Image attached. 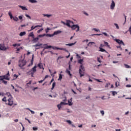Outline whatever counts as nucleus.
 <instances>
[{
	"instance_id": "1",
	"label": "nucleus",
	"mask_w": 131,
	"mask_h": 131,
	"mask_svg": "<svg viewBox=\"0 0 131 131\" xmlns=\"http://www.w3.org/2000/svg\"><path fill=\"white\" fill-rule=\"evenodd\" d=\"M66 25L68 26V27H71L72 30H75L76 28L77 30H76V32L79 31V26L78 25H74L73 21H71L70 20H67Z\"/></svg>"
},
{
	"instance_id": "17",
	"label": "nucleus",
	"mask_w": 131,
	"mask_h": 131,
	"mask_svg": "<svg viewBox=\"0 0 131 131\" xmlns=\"http://www.w3.org/2000/svg\"><path fill=\"white\" fill-rule=\"evenodd\" d=\"M99 51L100 52H102L105 53H106V54H108V52H107L105 49H103L102 47H99Z\"/></svg>"
},
{
	"instance_id": "45",
	"label": "nucleus",
	"mask_w": 131,
	"mask_h": 131,
	"mask_svg": "<svg viewBox=\"0 0 131 131\" xmlns=\"http://www.w3.org/2000/svg\"><path fill=\"white\" fill-rule=\"evenodd\" d=\"M63 58H64V57H63V56H59V57H58L57 59V61L58 62V61H59V60H60L61 59H63Z\"/></svg>"
},
{
	"instance_id": "60",
	"label": "nucleus",
	"mask_w": 131,
	"mask_h": 131,
	"mask_svg": "<svg viewBox=\"0 0 131 131\" xmlns=\"http://www.w3.org/2000/svg\"><path fill=\"white\" fill-rule=\"evenodd\" d=\"M97 61L101 63V59L100 58V57H98L97 58Z\"/></svg>"
},
{
	"instance_id": "43",
	"label": "nucleus",
	"mask_w": 131,
	"mask_h": 131,
	"mask_svg": "<svg viewBox=\"0 0 131 131\" xmlns=\"http://www.w3.org/2000/svg\"><path fill=\"white\" fill-rule=\"evenodd\" d=\"M93 43H95V42H90L88 44V46L90 47V46H92Z\"/></svg>"
},
{
	"instance_id": "21",
	"label": "nucleus",
	"mask_w": 131,
	"mask_h": 131,
	"mask_svg": "<svg viewBox=\"0 0 131 131\" xmlns=\"http://www.w3.org/2000/svg\"><path fill=\"white\" fill-rule=\"evenodd\" d=\"M42 35L43 37V36H47V37H52L51 34H43Z\"/></svg>"
},
{
	"instance_id": "13",
	"label": "nucleus",
	"mask_w": 131,
	"mask_h": 131,
	"mask_svg": "<svg viewBox=\"0 0 131 131\" xmlns=\"http://www.w3.org/2000/svg\"><path fill=\"white\" fill-rule=\"evenodd\" d=\"M66 105H69V106H72L73 105V103H72V98L68 100V103H67Z\"/></svg>"
},
{
	"instance_id": "62",
	"label": "nucleus",
	"mask_w": 131,
	"mask_h": 131,
	"mask_svg": "<svg viewBox=\"0 0 131 131\" xmlns=\"http://www.w3.org/2000/svg\"><path fill=\"white\" fill-rule=\"evenodd\" d=\"M100 113H101L102 116H103L104 114H105V113L104 112V111H101Z\"/></svg>"
},
{
	"instance_id": "30",
	"label": "nucleus",
	"mask_w": 131,
	"mask_h": 131,
	"mask_svg": "<svg viewBox=\"0 0 131 131\" xmlns=\"http://www.w3.org/2000/svg\"><path fill=\"white\" fill-rule=\"evenodd\" d=\"M62 78H63V75L60 74L59 75V78L58 79V80H61Z\"/></svg>"
},
{
	"instance_id": "23",
	"label": "nucleus",
	"mask_w": 131,
	"mask_h": 131,
	"mask_svg": "<svg viewBox=\"0 0 131 131\" xmlns=\"http://www.w3.org/2000/svg\"><path fill=\"white\" fill-rule=\"evenodd\" d=\"M29 37L34 38V34H33V32L29 33Z\"/></svg>"
},
{
	"instance_id": "15",
	"label": "nucleus",
	"mask_w": 131,
	"mask_h": 131,
	"mask_svg": "<svg viewBox=\"0 0 131 131\" xmlns=\"http://www.w3.org/2000/svg\"><path fill=\"white\" fill-rule=\"evenodd\" d=\"M7 50H8V48L2 45L0 46V51H7Z\"/></svg>"
},
{
	"instance_id": "46",
	"label": "nucleus",
	"mask_w": 131,
	"mask_h": 131,
	"mask_svg": "<svg viewBox=\"0 0 131 131\" xmlns=\"http://www.w3.org/2000/svg\"><path fill=\"white\" fill-rule=\"evenodd\" d=\"M33 130L36 131L37 129H38V128L37 127H33Z\"/></svg>"
},
{
	"instance_id": "40",
	"label": "nucleus",
	"mask_w": 131,
	"mask_h": 131,
	"mask_svg": "<svg viewBox=\"0 0 131 131\" xmlns=\"http://www.w3.org/2000/svg\"><path fill=\"white\" fill-rule=\"evenodd\" d=\"M51 30V28H47V29L45 30L46 33H48L49 32V31Z\"/></svg>"
},
{
	"instance_id": "18",
	"label": "nucleus",
	"mask_w": 131,
	"mask_h": 131,
	"mask_svg": "<svg viewBox=\"0 0 131 131\" xmlns=\"http://www.w3.org/2000/svg\"><path fill=\"white\" fill-rule=\"evenodd\" d=\"M37 66H34V67L32 68V69L31 70V71L32 72H36V68H37Z\"/></svg>"
},
{
	"instance_id": "42",
	"label": "nucleus",
	"mask_w": 131,
	"mask_h": 131,
	"mask_svg": "<svg viewBox=\"0 0 131 131\" xmlns=\"http://www.w3.org/2000/svg\"><path fill=\"white\" fill-rule=\"evenodd\" d=\"M113 96H115V95H117V92L116 91H113L112 92Z\"/></svg>"
},
{
	"instance_id": "12",
	"label": "nucleus",
	"mask_w": 131,
	"mask_h": 131,
	"mask_svg": "<svg viewBox=\"0 0 131 131\" xmlns=\"http://www.w3.org/2000/svg\"><path fill=\"white\" fill-rule=\"evenodd\" d=\"M43 46H46V47H41V48L42 49L43 48V49L42 50V52L43 53L45 52V50H49L50 48H48V47H50V46L48 45V44H44Z\"/></svg>"
},
{
	"instance_id": "57",
	"label": "nucleus",
	"mask_w": 131,
	"mask_h": 131,
	"mask_svg": "<svg viewBox=\"0 0 131 131\" xmlns=\"http://www.w3.org/2000/svg\"><path fill=\"white\" fill-rule=\"evenodd\" d=\"M76 57H77V59H81V57H80V56H79V55H78V54L76 55Z\"/></svg>"
},
{
	"instance_id": "49",
	"label": "nucleus",
	"mask_w": 131,
	"mask_h": 131,
	"mask_svg": "<svg viewBox=\"0 0 131 131\" xmlns=\"http://www.w3.org/2000/svg\"><path fill=\"white\" fill-rule=\"evenodd\" d=\"M67 53L68 54V55L66 56V58H69V57H70V53H69V52H68V51H66Z\"/></svg>"
},
{
	"instance_id": "10",
	"label": "nucleus",
	"mask_w": 131,
	"mask_h": 131,
	"mask_svg": "<svg viewBox=\"0 0 131 131\" xmlns=\"http://www.w3.org/2000/svg\"><path fill=\"white\" fill-rule=\"evenodd\" d=\"M33 61H34V54H32L31 64H28V67H30L31 65H33Z\"/></svg>"
},
{
	"instance_id": "36",
	"label": "nucleus",
	"mask_w": 131,
	"mask_h": 131,
	"mask_svg": "<svg viewBox=\"0 0 131 131\" xmlns=\"http://www.w3.org/2000/svg\"><path fill=\"white\" fill-rule=\"evenodd\" d=\"M26 17L28 18V19H30V20H31V16H30L29 15L26 14H25Z\"/></svg>"
},
{
	"instance_id": "20",
	"label": "nucleus",
	"mask_w": 131,
	"mask_h": 131,
	"mask_svg": "<svg viewBox=\"0 0 131 131\" xmlns=\"http://www.w3.org/2000/svg\"><path fill=\"white\" fill-rule=\"evenodd\" d=\"M66 121H67V122H68V123H69V124H71V125H72V127H75V125H74V124H72V122H71V121L67 120Z\"/></svg>"
},
{
	"instance_id": "7",
	"label": "nucleus",
	"mask_w": 131,
	"mask_h": 131,
	"mask_svg": "<svg viewBox=\"0 0 131 131\" xmlns=\"http://www.w3.org/2000/svg\"><path fill=\"white\" fill-rule=\"evenodd\" d=\"M18 62H21L22 63V65H21V67H24V66H25V65H26V60L24 61V59H20Z\"/></svg>"
},
{
	"instance_id": "24",
	"label": "nucleus",
	"mask_w": 131,
	"mask_h": 131,
	"mask_svg": "<svg viewBox=\"0 0 131 131\" xmlns=\"http://www.w3.org/2000/svg\"><path fill=\"white\" fill-rule=\"evenodd\" d=\"M8 15L10 19H13L14 18V16H13V15L12 14V13L10 11L8 12Z\"/></svg>"
},
{
	"instance_id": "39",
	"label": "nucleus",
	"mask_w": 131,
	"mask_h": 131,
	"mask_svg": "<svg viewBox=\"0 0 131 131\" xmlns=\"http://www.w3.org/2000/svg\"><path fill=\"white\" fill-rule=\"evenodd\" d=\"M43 30V28H42L37 31V33H40L41 31Z\"/></svg>"
},
{
	"instance_id": "48",
	"label": "nucleus",
	"mask_w": 131,
	"mask_h": 131,
	"mask_svg": "<svg viewBox=\"0 0 131 131\" xmlns=\"http://www.w3.org/2000/svg\"><path fill=\"white\" fill-rule=\"evenodd\" d=\"M14 77H15V79H13V80H15V79H17V78H18V75H17L16 74H14L13 75Z\"/></svg>"
},
{
	"instance_id": "8",
	"label": "nucleus",
	"mask_w": 131,
	"mask_h": 131,
	"mask_svg": "<svg viewBox=\"0 0 131 131\" xmlns=\"http://www.w3.org/2000/svg\"><path fill=\"white\" fill-rule=\"evenodd\" d=\"M114 8H115V2L112 0L111 4V10H114Z\"/></svg>"
},
{
	"instance_id": "2",
	"label": "nucleus",
	"mask_w": 131,
	"mask_h": 131,
	"mask_svg": "<svg viewBox=\"0 0 131 131\" xmlns=\"http://www.w3.org/2000/svg\"><path fill=\"white\" fill-rule=\"evenodd\" d=\"M47 48L53 49V50H54V51H59V50L60 51H66V48H59L56 46H52L51 45L48 46Z\"/></svg>"
},
{
	"instance_id": "19",
	"label": "nucleus",
	"mask_w": 131,
	"mask_h": 131,
	"mask_svg": "<svg viewBox=\"0 0 131 131\" xmlns=\"http://www.w3.org/2000/svg\"><path fill=\"white\" fill-rule=\"evenodd\" d=\"M38 67H39L40 69H45V68H43V67L42 66V63L40 62L38 64Z\"/></svg>"
},
{
	"instance_id": "22",
	"label": "nucleus",
	"mask_w": 131,
	"mask_h": 131,
	"mask_svg": "<svg viewBox=\"0 0 131 131\" xmlns=\"http://www.w3.org/2000/svg\"><path fill=\"white\" fill-rule=\"evenodd\" d=\"M26 35V32L24 31V32H21L19 33V36H24V35Z\"/></svg>"
},
{
	"instance_id": "5",
	"label": "nucleus",
	"mask_w": 131,
	"mask_h": 131,
	"mask_svg": "<svg viewBox=\"0 0 131 131\" xmlns=\"http://www.w3.org/2000/svg\"><path fill=\"white\" fill-rule=\"evenodd\" d=\"M66 105V102H61L60 104L57 105V107L58 108V110H61V108H62V106Z\"/></svg>"
},
{
	"instance_id": "50",
	"label": "nucleus",
	"mask_w": 131,
	"mask_h": 131,
	"mask_svg": "<svg viewBox=\"0 0 131 131\" xmlns=\"http://www.w3.org/2000/svg\"><path fill=\"white\" fill-rule=\"evenodd\" d=\"M34 27H35V28H37V27H42V25H37V26H35Z\"/></svg>"
},
{
	"instance_id": "3",
	"label": "nucleus",
	"mask_w": 131,
	"mask_h": 131,
	"mask_svg": "<svg viewBox=\"0 0 131 131\" xmlns=\"http://www.w3.org/2000/svg\"><path fill=\"white\" fill-rule=\"evenodd\" d=\"M42 46V43H38L35 45H33V48H35V50H39L40 47Z\"/></svg>"
},
{
	"instance_id": "59",
	"label": "nucleus",
	"mask_w": 131,
	"mask_h": 131,
	"mask_svg": "<svg viewBox=\"0 0 131 131\" xmlns=\"http://www.w3.org/2000/svg\"><path fill=\"white\" fill-rule=\"evenodd\" d=\"M31 70L29 71V72H27V74L28 75H31Z\"/></svg>"
},
{
	"instance_id": "64",
	"label": "nucleus",
	"mask_w": 131,
	"mask_h": 131,
	"mask_svg": "<svg viewBox=\"0 0 131 131\" xmlns=\"http://www.w3.org/2000/svg\"><path fill=\"white\" fill-rule=\"evenodd\" d=\"M37 37H38V38H39V37H43L42 34L38 35Z\"/></svg>"
},
{
	"instance_id": "32",
	"label": "nucleus",
	"mask_w": 131,
	"mask_h": 131,
	"mask_svg": "<svg viewBox=\"0 0 131 131\" xmlns=\"http://www.w3.org/2000/svg\"><path fill=\"white\" fill-rule=\"evenodd\" d=\"M13 47H20L21 46V45L20 43H15V44H13Z\"/></svg>"
},
{
	"instance_id": "37",
	"label": "nucleus",
	"mask_w": 131,
	"mask_h": 131,
	"mask_svg": "<svg viewBox=\"0 0 131 131\" xmlns=\"http://www.w3.org/2000/svg\"><path fill=\"white\" fill-rule=\"evenodd\" d=\"M6 95H7L8 97H12V95L11 94V93L10 92H7Z\"/></svg>"
},
{
	"instance_id": "58",
	"label": "nucleus",
	"mask_w": 131,
	"mask_h": 131,
	"mask_svg": "<svg viewBox=\"0 0 131 131\" xmlns=\"http://www.w3.org/2000/svg\"><path fill=\"white\" fill-rule=\"evenodd\" d=\"M43 81H45V79L39 81L38 82H39V83H42V82H43Z\"/></svg>"
},
{
	"instance_id": "41",
	"label": "nucleus",
	"mask_w": 131,
	"mask_h": 131,
	"mask_svg": "<svg viewBox=\"0 0 131 131\" xmlns=\"http://www.w3.org/2000/svg\"><path fill=\"white\" fill-rule=\"evenodd\" d=\"M8 105L9 106H12L13 105V101L12 100L11 101H10V102H9L8 103Z\"/></svg>"
},
{
	"instance_id": "54",
	"label": "nucleus",
	"mask_w": 131,
	"mask_h": 131,
	"mask_svg": "<svg viewBox=\"0 0 131 131\" xmlns=\"http://www.w3.org/2000/svg\"><path fill=\"white\" fill-rule=\"evenodd\" d=\"M102 34H104V35H105V36H109V35L107 34V33H106V32H103Z\"/></svg>"
},
{
	"instance_id": "14",
	"label": "nucleus",
	"mask_w": 131,
	"mask_h": 131,
	"mask_svg": "<svg viewBox=\"0 0 131 131\" xmlns=\"http://www.w3.org/2000/svg\"><path fill=\"white\" fill-rule=\"evenodd\" d=\"M80 77H82V76H84V71L81 70V69H79V72Z\"/></svg>"
},
{
	"instance_id": "47",
	"label": "nucleus",
	"mask_w": 131,
	"mask_h": 131,
	"mask_svg": "<svg viewBox=\"0 0 131 131\" xmlns=\"http://www.w3.org/2000/svg\"><path fill=\"white\" fill-rule=\"evenodd\" d=\"M12 99H13V97H10V98L8 99V101L9 103H11V102H12Z\"/></svg>"
},
{
	"instance_id": "11",
	"label": "nucleus",
	"mask_w": 131,
	"mask_h": 131,
	"mask_svg": "<svg viewBox=\"0 0 131 131\" xmlns=\"http://www.w3.org/2000/svg\"><path fill=\"white\" fill-rule=\"evenodd\" d=\"M39 40V38H38V37L35 38V37H34V38H33V40H32L33 43H36V42H37V41H38V40Z\"/></svg>"
},
{
	"instance_id": "35",
	"label": "nucleus",
	"mask_w": 131,
	"mask_h": 131,
	"mask_svg": "<svg viewBox=\"0 0 131 131\" xmlns=\"http://www.w3.org/2000/svg\"><path fill=\"white\" fill-rule=\"evenodd\" d=\"M80 69L82 70V71H84V67L82 64H81Z\"/></svg>"
},
{
	"instance_id": "6",
	"label": "nucleus",
	"mask_w": 131,
	"mask_h": 131,
	"mask_svg": "<svg viewBox=\"0 0 131 131\" xmlns=\"http://www.w3.org/2000/svg\"><path fill=\"white\" fill-rule=\"evenodd\" d=\"M0 79H5V80H10V78H9V77H7L6 75L0 76Z\"/></svg>"
},
{
	"instance_id": "44",
	"label": "nucleus",
	"mask_w": 131,
	"mask_h": 131,
	"mask_svg": "<svg viewBox=\"0 0 131 131\" xmlns=\"http://www.w3.org/2000/svg\"><path fill=\"white\" fill-rule=\"evenodd\" d=\"M115 85H116V88H117L118 86H119V82H118V81L116 82Z\"/></svg>"
},
{
	"instance_id": "31",
	"label": "nucleus",
	"mask_w": 131,
	"mask_h": 131,
	"mask_svg": "<svg viewBox=\"0 0 131 131\" xmlns=\"http://www.w3.org/2000/svg\"><path fill=\"white\" fill-rule=\"evenodd\" d=\"M66 72L71 77L72 76V74L70 73V71H69L68 70H67Z\"/></svg>"
},
{
	"instance_id": "28",
	"label": "nucleus",
	"mask_w": 131,
	"mask_h": 131,
	"mask_svg": "<svg viewBox=\"0 0 131 131\" xmlns=\"http://www.w3.org/2000/svg\"><path fill=\"white\" fill-rule=\"evenodd\" d=\"M75 43H76V41L74 43H71L67 44L66 46H69V47H72V46H74V45H75Z\"/></svg>"
},
{
	"instance_id": "4",
	"label": "nucleus",
	"mask_w": 131,
	"mask_h": 131,
	"mask_svg": "<svg viewBox=\"0 0 131 131\" xmlns=\"http://www.w3.org/2000/svg\"><path fill=\"white\" fill-rule=\"evenodd\" d=\"M60 33H62V31L61 30L55 31L52 34H51V37L55 36V35H58V34H60Z\"/></svg>"
},
{
	"instance_id": "51",
	"label": "nucleus",
	"mask_w": 131,
	"mask_h": 131,
	"mask_svg": "<svg viewBox=\"0 0 131 131\" xmlns=\"http://www.w3.org/2000/svg\"><path fill=\"white\" fill-rule=\"evenodd\" d=\"M124 66L125 68H130V67H129V66H128V64H124Z\"/></svg>"
},
{
	"instance_id": "26",
	"label": "nucleus",
	"mask_w": 131,
	"mask_h": 131,
	"mask_svg": "<svg viewBox=\"0 0 131 131\" xmlns=\"http://www.w3.org/2000/svg\"><path fill=\"white\" fill-rule=\"evenodd\" d=\"M1 81H2L3 83L4 84H7L8 83V81L4 80V79H0Z\"/></svg>"
},
{
	"instance_id": "16",
	"label": "nucleus",
	"mask_w": 131,
	"mask_h": 131,
	"mask_svg": "<svg viewBox=\"0 0 131 131\" xmlns=\"http://www.w3.org/2000/svg\"><path fill=\"white\" fill-rule=\"evenodd\" d=\"M19 8H21V10H23V11H27V8H26V7L25 6H22L21 5L18 6Z\"/></svg>"
},
{
	"instance_id": "27",
	"label": "nucleus",
	"mask_w": 131,
	"mask_h": 131,
	"mask_svg": "<svg viewBox=\"0 0 131 131\" xmlns=\"http://www.w3.org/2000/svg\"><path fill=\"white\" fill-rule=\"evenodd\" d=\"M78 63L82 65V63H83V59H82L78 60Z\"/></svg>"
},
{
	"instance_id": "9",
	"label": "nucleus",
	"mask_w": 131,
	"mask_h": 131,
	"mask_svg": "<svg viewBox=\"0 0 131 131\" xmlns=\"http://www.w3.org/2000/svg\"><path fill=\"white\" fill-rule=\"evenodd\" d=\"M115 41L117 42V43H119V45H123V46H125L124 43L121 40L116 39Z\"/></svg>"
},
{
	"instance_id": "52",
	"label": "nucleus",
	"mask_w": 131,
	"mask_h": 131,
	"mask_svg": "<svg viewBox=\"0 0 131 131\" xmlns=\"http://www.w3.org/2000/svg\"><path fill=\"white\" fill-rule=\"evenodd\" d=\"M18 18H19V20H22V19H23V15L19 16Z\"/></svg>"
},
{
	"instance_id": "55",
	"label": "nucleus",
	"mask_w": 131,
	"mask_h": 131,
	"mask_svg": "<svg viewBox=\"0 0 131 131\" xmlns=\"http://www.w3.org/2000/svg\"><path fill=\"white\" fill-rule=\"evenodd\" d=\"M115 26H116L117 29H119V26H118L117 24H115Z\"/></svg>"
},
{
	"instance_id": "33",
	"label": "nucleus",
	"mask_w": 131,
	"mask_h": 131,
	"mask_svg": "<svg viewBox=\"0 0 131 131\" xmlns=\"http://www.w3.org/2000/svg\"><path fill=\"white\" fill-rule=\"evenodd\" d=\"M104 43L105 46L107 47V48H109L110 47V46L109 45V43L107 42L104 41Z\"/></svg>"
},
{
	"instance_id": "29",
	"label": "nucleus",
	"mask_w": 131,
	"mask_h": 131,
	"mask_svg": "<svg viewBox=\"0 0 131 131\" xmlns=\"http://www.w3.org/2000/svg\"><path fill=\"white\" fill-rule=\"evenodd\" d=\"M43 16L44 17H47V18H50V17H52V15L51 14H43Z\"/></svg>"
},
{
	"instance_id": "25",
	"label": "nucleus",
	"mask_w": 131,
	"mask_h": 131,
	"mask_svg": "<svg viewBox=\"0 0 131 131\" xmlns=\"http://www.w3.org/2000/svg\"><path fill=\"white\" fill-rule=\"evenodd\" d=\"M29 3H31V4H35L37 3V1L36 0H29Z\"/></svg>"
},
{
	"instance_id": "56",
	"label": "nucleus",
	"mask_w": 131,
	"mask_h": 131,
	"mask_svg": "<svg viewBox=\"0 0 131 131\" xmlns=\"http://www.w3.org/2000/svg\"><path fill=\"white\" fill-rule=\"evenodd\" d=\"M29 111L31 112V114H34L35 113V112H34V111H33L31 110H29Z\"/></svg>"
},
{
	"instance_id": "61",
	"label": "nucleus",
	"mask_w": 131,
	"mask_h": 131,
	"mask_svg": "<svg viewBox=\"0 0 131 131\" xmlns=\"http://www.w3.org/2000/svg\"><path fill=\"white\" fill-rule=\"evenodd\" d=\"M7 77H9L10 76V73L8 72V73L5 75Z\"/></svg>"
},
{
	"instance_id": "38",
	"label": "nucleus",
	"mask_w": 131,
	"mask_h": 131,
	"mask_svg": "<svg viewBox=\"0 0 131 131\" xmlns=\"http://www.w3.org/2000/svg\"><path fill=\"white\" fill-rule=\"evenodd\" d=\"M3 102H7V97L5 96L3 99H2Z\"/></svg>"
},
{
	"instance_id": "63",
	"label": "nucleus",
	"mask_w": 131,
	"mask_h": 131,
	"mask_svg": "<svg viewBox=\"0 0 131 131\" xmlns=\"http://www.w3.org/2000/svg\"><path fill=\"white\" fill-rule=\"evenodd\" d=\"M52 86H53L54 88H55L56 86V83L55 82H54L53 83Z\"/></svg>"
},
{
	"instance_id": "34",
	"label": "nucleus",
	"mask_w": 131,
	"mask_h": 131,
	"mask_svg": "<svg viewBox=\"0 0 131 131\" xmlns=\"http://www.w3.org/2000/svg\"><path fill=\"white\" fill-rule=\"evenodd\" d=\"M12 19H13L14 21H16V22L19 20V18H18L17 16L13 17Z\"/></svg>"
},
{
	"instance_id": "53",
	"label": "nucleus",
	"mask_w": 131,
	"mask_h": 131,
	"mask_svg": "<svg viewBox=\"0 0 131 131\" xmlns=\"http://www.w3.org/2000/svg\"><path fill=\"white\" fill-rule=\"evenodd\" d=\"M93 30H94L95 31H96V32H100V30L97 29H96V28L93 29Z\"/></svg>"
}]
</instances>
